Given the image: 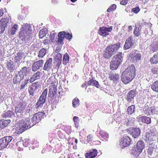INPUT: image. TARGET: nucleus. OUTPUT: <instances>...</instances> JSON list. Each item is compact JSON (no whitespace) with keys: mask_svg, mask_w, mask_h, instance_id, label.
Masks as SVG:
<instances>
[{"mask_svg":"<svg viewBox=\"0 0 158 158\" xmlns=\"http://www.w3.org/2000/svg\"><path fill=\"white\" fill-rule=\"evenodd\" d=\"M135 73V66L133 65L129 66L122 74V81L125 84L128 83L133 79Z\"/></svg>","mask_w":158,"mask_h":158,"instance_id":"nucleus-1","label":"nucleus"},{"mask_svg":"<svg viewBox=\"0 0 158 158\" xmlns=\"http://www.w3.org/2000/svg\"><path fill=\"white\" fill-rule=\"evenodd\" d=\"M120 43H118L113 45H110L105 49L103 53V57L109 59L111 56L115 54L119 48Z\"/></svg>","mask_w":158,"mask_h":158,"instance_id":"nucleus-2","label":"nucleus"},{"mask_svg":"<svg viewBox=\"0 0 158 158\" xmlns=\"http://www.w3.org/2000/svg\"><path fill=\"white\" fill-rule=\"evenodd\" d=\"M122 53L119 52L114 55L112 58L110 62V67L112 70H116L122 63L123 59Z\"/></svg>","mask_w":158,"mask_h":158,"instance_id":"nucleus-3","label":"nucleus"},{"mask_svg":"<svg viewBox=\"0 0 158 158\" xmlns=\"http://www.w3.org/2000/svg\"><path fill=\"white\" fill-rule=\"evenodd\" d=\"M29 120L30 119L29 118H25L23 120H21L19 122L18 133H21L31 127L30 125Z\"/></svg>","mask_w":158,"mask_h":158,"instance_id":"nucleus-4","label":"nucleus"},{"mask_svg":"<svg viewBox=\"0 0 158 158\" xmlns=\"http://www.w3.org/2000/svg\"><path fill=\"white\" fill-rule=\"evenodd\" d=\"M47 93V89H45L38 100L35 106V107L37 110H40V108H41L45 102Z\"/></svg>","mask_w":158,"mask_h":158,"instance_id":"nucleus-5","label":"nucleus"},{"mask_svg":"<svg viewBox=\"0 0 158 158\" xmlns=\"http://www.w3.org/2000/svg\"><path fill=\"white\" fill-rule=\"evenodd\" d=\"M156 134V132H154L153 129H151L146 133L144 137V140L148 143H150L156 141L157 137Z\"/></svg>","mask_w":158,"mask_h":158,"instance_id":"nucleus-6","label":"nucleus"},{"mask_svg":"<svg viewBox=\"0 0 158 158\" xmlns=\"http://www.w3.org/2000/svg\"><path fill=\"white\" fill-rule=\"evenodd\" d=\"M144 148V144L141 140L138 141L136 148H133L131 152L136 156H138Z\"/></svg>","mask_w":158,"mask_h":158,"instance_id":"nucleus-7","label":"nucleus"},{"mask_svg":"<svg viewBox=\"0 0 158 158\" xmlns=\"http://www.w3.org/2000/svg\"><path fill=\"white\" fill-rule=\"evenodd\" d=\"M11 136H7L0 139V150L6 148L9 143L12 140Z\"/></svg>","mask_w":158,"mask_h":158,"instance_id":"nucleus-8","label":"nucleus"},{"mask_svg":"<svg viewBox=\"0 0 158 158\" xmlns=\"http://www.w3.org/2000/svg\"><path fill=\"white\" fill-rule=\"evenodd\" d=\"M40 83L39 82H37L33 83L29 87L28 91L30 95L32 97L33 96L36 92L37 89L40 88Z\"/></svg>","mask_w":158,"mask_h":158,"instance_id":"nucleus-9","label":"nucleus"},{"mask_svg":"<svg viewBox=\"0 0 158 158\" xmlns=\"http://www.w3.org/2000/svg\"><path fill=\"white\" fill-rule=\"evenodd\" d=\"M44 114V113L41 112H39L35 114L31 118L32 122L33 124L32 126L39 122L43 118V116Z\"/></svg>","mask_w":158,"mask_h":158,"instance_id":"nucleus-10","label":"nucleus"},{"mask_svg":"<svg viewBox=\"0 0 158 158\" xmlns=\"http://www.w3.org/2000/svg\"><path fill=\"white\" fill-rule=\"evenodd\" d=\"M26 105L25 103L19 102L15 107V111L16 114L19 115L23 114L25 110Z\"/></svg>","mask_w":158,"mask_h":158,"instance_id":"nucleus-11","label":"nucleus"},{"mask_svg":"<svg viewBox=\"0 0 158 158\" xmlns=\"http://www.w3.org/2000/svg\"><path fill=\"white\" fill-rule=\"evenodd\" d=\"M131 139L127 136H125L122 138L120 141L119 145L122 148L129 146L131 143Z\"/></svg>","mask_w":158,"mask_h":158,"instance_id":"nucleus-12","label":"nucleus"},{"mask_svg":"<svg viewBox=\"0 0 158 158\" xmlns=\"http://www.w3.org/2000/svg\"><path fill=\"white\" fill-rule=\"evenodd\" d=\"M129 134L134 138H138L141 133L140 130L139 128H131L128 130Z\"/></svg>","mask_w":158,"mask_h":158,"instance_id":"nucleus-13","label":"nucleus"},{"mask_svg":"<svg viewBox=\"0 0 158 158\" xmlns=\"http://www.w3.org/2000/svg\"><path fill=\"white\" fill-rule=\"evenodd\" d=\"M112 30V27H100L98 31V33L99 35L103 36L106 37L109 35L108 32H110Z\"/></svg>","mask_w":158,"mask_h":158,"instance_id":"nucleus-14","label":"nucleus"},{"mask_svg":"<svg viewBox=\"0 0 158 158\" xmlns=\"http://www.w3.org/2000/svg\"><path fill=\"white\" fill-rule=\"evenodd\" d=\"M134 44V41L133 40V37L131 36L128 38L126 41L125 45L124 46V48L125 49H127L132 48Z\"/></svg>","mask_w":158,"mask_h":158,"instance_id":"nucleus-15","label":"nucleus"},{"mask_svg":"<svg viewBox=\"0 0 158 158\" xmlns=\"http://www.w3.org/2000/svg\"><path fill=\"white\" fill-rule=\"evenodd\" d=\"M130 55L131 58L133 59L135 62H138L141 60V54L139 53V52L137 50L133 51Z\"/></svg>","mask_w":158,"mask_h":158,"instance_id":"nucleus-16","label":"nucleus"},{"mask_svg":"<svg viewBox=\"0 0 158 158\" xmlns=\"http://www.w3.org/2000/svg\"><path fill=\"white\" fill-rule=\"evenodd\" d=\"M43 64V60H40L34 62L32 67V70L35 71L39 69L40 67H42Z\"/></svg>","mask_w":158,"mask_h":158,"instance_id":"nucleus-17","label":"nucleus"},{"mask_svg":"<svg viewBox=\"0 0 158 158\" xmlns=\"http://www.w3.org/2000/svg\"><path fill=\"white\" fill-rule=\"evenodd\" d=\"M42 75V73L40 71H37L34 73L32 76L29 79L30 82L31 83L35 80L40 79Z\"/></svg>","mask_w":158,"mask_h":158,"instance_id":"nucleus-18","label":"nucleus"},{"mask_svg":"<svg viewBox=\"0 0 158 158\" xmlns=\"http://www.w3.org/2000/svg\"><path fill=\"white\" fill-rule=\"evenodd\" d=\"M97 152L96 149H93L90 150L89 153L85 154L86 158H94L97 156Z\"/></svg>","mask_w":158,"mask_h":158,"instance_id":"nucleus-19","label":"nucleus"},{"mask_svg":"<svg viewBox=\"0 0 158 158\" xmlns=\"http://www.w3.org/2000/svg\"><path fill=\"white\" fill-rule=\"evenodd\" d=\"M23 78V76L21 75L19 71L17 73L15 74V76L14 77L13 82L15 84H17L19 83Z\"/></svg>","mask_w":158,"mask_h":158,"instance_id":"nucleus-20","label":"nucleus"},{"mask_svg":"<svg viewBox=\"0 0 158 158\" xmlns=\"http://www.w3.org/2000/svg\"><path fill=\"white\" fill-rule=\"evenodd\" d=\"M52 59L51 58L48 59L45 63L44 67V69L45 70H48L51 69L52 67Z\"/></svg>","mask_w":158,"mask_h":158,"instance_id":"nucleus-21","label":"nucleus"},{"mask_svg":"<svg viewBox=\"0 0 158 158\" xmlns=\"http://www.w3.org/2000/svg\"><path fill=\"white\" fill-rule=\"evenodd\" d=\"M135 96V92L133 90H131L127 94V100L128 102H131L133 100L134 97Z\"/></svg>","mask_w":158,"mask_h":158,"instance_id":"nucleus-22","label":"nucleus"},{"mask_svg":"<svg viewBox=\"0 0 158 158\" xmlns=\"http://www.w3.org/2000/svg\"><path fill=\"white\" fill-rule=\"evenodd\" d=\"M22 28L24 31L27 34H28L31 33L32 32L31 27L30 25L28 23H26L22 26Z\"/></svg>","mask_w":158,"mask_h":158,"instance_id":"nucleus-23","label":"nucleus"},{"mask_svg":"<svg viewBox=\"0 0 158 158\" xmlns=\"http://www.w3.org/2000/svg\"><path fill=\"white\" fill-rule=\"evenodd\" d=\"M10 23L9 20L7 18H4L1 19L0 21V25H2L4 29L9 26Z\"/></svg>","mask_w":158,"mask_h":158,"instance_id":"nucleus-24","label":"nucleus"},{"mask_svg":"<svg viewBox=\"0 0 158 158\" xmlns=\"http://www.w3.org/2000/svg\"><path fill=\"white\" fill-rule=\"evenodd\" d=\"M21 75L23 76V78L27 76V74H29L30 72V69L26 67L22 68L21 70L19 71Z\"/></svg>","mask_w":158,"mask_h":158,"instance_id":"nucleus-25","label":"nucleus"},{"mask_svg":"<svg viewBox=\"0 0 158 158\" xmlns=\"http://www.w3.org/2000/svg\"><path fill=\"white\" fill-rule=\"evenodd\" d=\"M18 28V25L16 24H14L11 29L8 30L7 32L8 35H11L15 34V32Z\"/></svg>","mask_w":158,"mask_h":158,"instance_id":"nucleus-26","label":"nucleus"},{"mask_svg":"<svg viewBox=\"0 0 158 158\" xmlns=\"http://www.w3.org/2000/svg\"><path fill=\"white\" fill-rule=\"evenodd\" d=\"M65 32L62 31L59 32L58 35V42L60 44L63 43V40L65 38Z\"/></svg>","mask_w":158,"mask_h":158,"instance_id":"nucleus-27","label":"nucleus"},{"mask_svg":"<svg viewBox=\"0 0 158 158\" xmlns=\"http://www.w3.org/2000/svg\"><path fill=\"white\" fill-rule=\"evenodd\" d=\"M88 85H93L95 86L97 88H99L100 85L98 82L93 78L88 81Z\"/></svg>","mask_w":158,"mask_h":158,"instance_id":"nucleus-28","label":"nucleus"},{"mask_svg":"<svg viewBox=\"0 0 158 158\" xmlns=\"http://www.w3.org/2000/svg\"><path fill=\"white\" fill-rule=\"evenodd\" d=\"M10 122L11 121L9 119L0 120V128L2 129L8 126Z\"/></svg>","mask_w":158,"mask_h":158,"instance_id":"nucleus-29","label":"nucleus"},{"mask_svg":"<svg viewBox=\"0 0 158 158\" xmlns=\"http://www.w3.org/2000/svg\"><path fill=\"white\" fill-rule=\"evenodd\" d=\"M155 109L154 107H148L143 110L144 113L148 115L153 114L155 113Z\"/></svg>","mask_w":158,"mask_h":158,"instance_id":"nucleus-30","label":"nucleus"},{"mask_svg":"<svg viewBox=\"0 0 158 158\" xmlns=\"http://www.w3.org/2000/svg\"><path fill=\"white\" fill-rule=\"evenodd\" d=\"M2 116L3 118H13L15 117V114L12 111L9 110L3 113Z\"/></svg>","mask_w":158,"mask_h":158,"instance_id":"nucleus-31","label":"nucleus"},{"mask_svg":"<svg viewBox=\"0 0 158 158\" xmlns=\"http://www.w3.org/2000/svg\"><path fill=\"white\" fill-rule=\"evenodd\" d=\"M141 122L147 124H149L151 123V118L146 116H142L140 118Z\"/></svg>","mask_w":158,"mask_h":158,"instance_id":"nucleus-32","label":"nucleus"},{"mask_svg":"<svg viewBox=\"0 0 158 158\" xmlns=\"http://www.w3.org/2000/svg\"><path fill=\"white\" fill-rule=\"evenodd\" d=\"M151 88L153 91L158 93V80L156 81L152 84Z\"/></svg>","mask_w":158,"mask_h":158,"instance_id":"nucleus-33","label":"nucleus"},{"mask_svg":"<svg viewBox=\"0 0 158 158\" xmlns=\"http://www.w3.org/2000/svg\"><path fill=\"white\" fill-rule=\"evenodd\" d=\"M150 62L152 64H156L158 62V52L154 54L153 57L150 59Z\"/></svg>","mask_w":158,"mask_h":158,"instance_id":"nucleus-34","label":"nucleus"},{"mask_svg":"<svg viewBox=\"0 0 158 158\" xmlns=\"http://www.w3.org/2000/svg\"><path fill=\"white\" fill-rule=\"evenodd\" d=\"M56 85H55L54 83L52 82L51 84V85L50 86L49 91L56 94Z\"/></svg>","mask_w":158,"mask_h":158,"instance_id":"nucleus-35","label":"nucleus"},{"mask_svg":"<svg viewBox=\"0 0 158 158\" xmlns=\"http://www.w3.org/2000/svg\"><path fill=\"white\" fill-rule=\"evenodd\" d=\"M13 65V63L12 61L10 60L8 62L7 64V68L8 70L12 72L14 70V67Z\"/></svg>","mask_w":158,"mask_h":158,"instance_id":"nucleus-36","label":"nucleus"},{"mask_svg":"<svg viewBox=\"0 0 158 158\" xmlns=\"http://www.w3.org/2000/svg\"><path fill=\"white\" fill-rule=\"evenodd\" d=\"M110 79L113 80V81L116 83L118 80L119 75L118 74H113L111 75Z\"/></svg>","mask_w":158,"mask_h":158,"instance_id":"nucleus-37","label":"nucleus"},{"mask_svg":"<svg viewBox=\"0 0 158 158\" xmlns=\"http://www.w3.org/2000/svg\"><path fill=\"white\" fill-rule=\"evenodd\" d=\"M141 29H139V27L135 26L133 32L134 35L136 37H139L140 35Z\"/></svg>","mask_w":158,"mask_h":158,"instance_id":"nucleus-38","label":"nucleus"},{"mask_svg":"<svg viewBox=\"0 0 158 158\" xmlns=\"http://www.w3.org/2000/svg\"><path fill=\"white\" fill-rule=\"evenodd\" d=\"M69 56L67 53L64 54L63 56V63L64 65H66L69 62Z\"/></svg>","mask_w":158,"mask_h":158,"instance_id":"nucleus-39","label":"nucleus"},{"mask_svg":"<svg viewBox=\"0 0 158 158\" xmlns=\"http://www.w3.org/2000/svg\"><path fill=\"white\" fill-rule=\"evenodd\" d=\"M99 134L101 136L102 138L106 140H107V139L109 137V135L108 133L103 131H101L99 132Z\"/></svg>","mask_w":158,"mask_h":158,"instance_id":"nucleus-40","label":"nucleus"},{"mask_svg":"<svg viewBox=\"0 0 158 158\" xmlns=\"http://www.w3.org/2000/svg\"><path fill=\"white\" fill-rule=\"evenodd\" d=\"M29 80V78H26L24 81H22L20 87L21 89H24L25 86H27V84L28 83Z\"/></svg>","mask_w":158,"mask_h":158,"instance_id":"nucleus-41","label":"nucleus"},{"mask_svg":"<svg viewBox=\"0 0 158 158\" xmlns=\"http://www.w3.org/2000/svg\"><path fill=\"white\" fill-rule=\"evenodd\" d=\"M48 32L47 30L45 29L41 30L39 33V36L40 38H42L45 36Z\"/></svg>","mask_w":158,"mask_h":158,"instance_id":"nucleus-42","label":"nucleus"},{"mask_svg":"<svg viewBox=\"0 0 158 158\" xmlns=\"http://www.w3.org/2000/svg\"><path fill=\"white\" fill-rule=\"evenodd\" d=\"M135 106L132 105L128 107L127 109L128 113L131 114H133L135 111Z\"/></svg>","mask_w":158,"mask_h":158,"instance_id":"nucleus-43","label":"nucleus"},{"mask_svg":"<svg viewBox=\"0 0 158 158\" xmlns=\"http://www.w3.org/2000/svg\"><path fill=\"white\" fill-rule=\"evenodd\" d=\"M46 49L44 48L41 49L39 52L38 56L39 57H42L46 53Z\"/></svg>","mask_w":158,"mask_h":158,"instance_id":"nucleus-44","label":"nucleus"},{"mask_svg":"<svg viewBox=\"0 0 158 158\" xmlns=\"http://www.w3.org/2000/svg\"><path fill=\"white\" fill-rule=\"evenodd\" d=\"M79 101L77 98H75L73 101V107L76 108L79 105Z\"/></svg>","mask_w":158,"mask_h":158,"instance_id":"nucleus-45","label":"nucleus"},{"mask_svg":"<svg viewBox=\"0 0 158 158\" xmlns=\"http://www.w3.org/2000/svg\"><path fill=\"white\" fill-rule=\"evenodd\" d=\"M56 94V93L49 91L48 97L49 100L51 101L53 100Z\"/></svg>","mask_w":158,"mask_h":158,"instance_id":"nucleus-46","label":"nucleus"},{"mask_svg":"<svg viewBox=\"0 0 158 158\" xmlns=\"http://www.w3.org/2000/svg\"><path fill=\"white\" fill-rule=\"evenodd\" d=\"M23 54L21 53L18 52L17 54V56H15V59L17 61H19L23 58Z\"/></svg>","mask_w":158,"mask_h":158,"instance_id":"nucleus-47","label":"nucleus"},{"mask_svg":"<svg viewBox=\"0 0 158 158\" xmlns=\"http://www.w3.org/2000/svg\"><path fill=\"white\" fill-rule=\"evenodd\" d=\"M56 61H62V55L60 53H58L55 58Z\"/></svg>","mask_w":158,"mask_h":158,"instance_id":"nucleus-48","label":"nucleus"},{"mask_svg":"<svg viewBox=\"0 0 158 158\" xmlns=\"http://www.w3.org/2000/svg\"><path fill=\"white\" fill-rule=\"evenodd\" d=\"M72 37V35L71 34H70L69 33H67L65 32V38L66 39L69 40H70L71 39Z\"/></svg>","mask_w":158,"mask_h":158,"instance_id":"nucleus-49","label":"nucleus"},{"mask_svg":"<svg viewBox=\"0 0 158 158\" xmlns=\"http://www.w3.org/2000/svg\"><path fill=\"white\" fill-rule=\"evenodd\" d=\"M152 72L154 74H158V67L152 68L151 69Z\"/></svg>","mask_w":158,"mask_h":158,"instance_id":"nucleus-50","label":"nucleus"},{"mask_svg":"<svg viewBox=\"0 0 158 158\" xmlns=\"http://www.w3.org/2000/svg\"><path fill=\"white\" fill-rule=\"evenodd\" d=\"M93 140V136L91 135H89L87 136L86 141L88 142L91 141Z\"/></svg>","mask_w":158,"mask_h":158,"instance_id":"nucleus-51","label":"nucleus"},{"mask_svg":"<svg viewBox=\"0 0 158 158\" xmlns=\"http://www.w3.org/2000/svg\"><path fill=\"white\" fill-rule=\"evenodd\" d=\"M140 10V9L139 7H136L135 8H133L132 9V11L135 13H137Z\"/></svg>","mask_w":158,"mask_h":158,"instance_id":"nucleus-52","label":"nucleus"},{"mask_svg":"<svg viewBox=\"0 0 158 158\" xmlns=\"http://www.w3.org/2000/svg\"><path fill=\"white\" fill-rule=\"evenodd\" d=\"M55 35L56 34L55 33H51L50 36V38L52 41H53V40H54Z\"/></svg>","mask_w":158,"mask_h":158,"instance_id":"nucleus-53","label":"nucleus"},{"mask_svg":"<svg viewBox=\"0 0 158 158\" xmlns=\"http://www.w3.org/2000/svg\"><path fill=\"white\" fill-rule=\"evenodd\" d=\"M73 120L75 124H77L79 121V118L77 116H74L73 118Z\"/></svg>","mask_w":158,"mask_h":158,"instance_id":"nucleus-54","label":"nucleus"},{"mask_svg":"<svg viewBox=\"0 0 158 158\" xmlns=\"http://www.w3.org/2000/svg\"><path fill=\"white\" fill-rule=\"evenodd\" d=\"M128 2V0H122V1L120 2V4L121 5H126Z\"/></svg>","mask_w":158,"mask_h":158,"instance_id":"nucleus-55","label":"nucleus"},{"mask_svg":"<svg viewBox=\"0 0 158 158\" xmlns=\"http://www.w3.org/2000/svg\"><path fill=\"white\" fill-rule=\"evenodd\" d=\"M61 62L62 61H56V62H57V64L56 65V68L57 69H58L59 68L60 65L61 63Z\"/></svg>","mask_w":158,"mask_h":158,"instance_id":"nucleus-56","label":"nucleus"},{"mask_svg":"<svg viewBox=\"0 0 158 158\" xmlns=\"http://www.w3.org/2000/svg\"><path fill=\"white\" fill-rule=\"evenodd\" d=\"M148 152L149 155H151L153 153V148H148Z\"/></svg>","mask_w":158,"mask_h":158,"instance_id":"nucleus-57","label":"nucleus"},{"mask_svg":"<svg viewBox=\"0 0 158 158\" xmlns=\"http://www.w3.org/2000/svg\"><path fill=\"white\" fill-rule=\"evenodd\" d=\"M5 30V29L2 25H0V34L3 33Z\"/></svg>","mask_w":158,"mask_h":158,"instance_id":"nucleus-58","label":"nucleus"},{"mask_svg":"<svg viewBox=\"0 0 158 158\" xmlns=\"http://www.w3.org/2000/svg\"><path fill=\"white\" fill-rule=\"evenodd\" d=\"M110 7L113 10H115L116 8V6L115 4H113L110 6Z\"/></svg>","mask_w":158,"mask_h":158,"instance_id":"nucleus-59","label":"nucleus"},{"mask_svg":"<svg viewBox=\"0 0 158 158\" xmlns=\"http://www.w3.org/2000/svg\"><path fill=\"white\" fill-rule=\"evenodd\" d=\"M4 14L3 11L2 10H0V17L3 15Z\"/></svg>","mask_w":158,"mask_h":158,"instance_id":"nucleus-60","label":"nucleus"},{"mask_svg":"<svg viewBox=\"0 0 158 158\" xmlns=\"http://www.w3.org/2000/svg\"><path fill=\"white\" fill-rule=\"evenodd\" d=\"M113 11V10L110 7L108 8L107 10V11L108 12H110V11Z\"/></svg>","mask_w":158,"mask_h":158,"instance_id":"nucleus-61","label":"nucleus"},{"mask_svg":"<svg viewBox=\"0 0 158 158\" xmlns=\"http://www.w3.org/2000/svg\"><path fill=\"white\" fill-rule=\"evenodd\" d=\"M158 49V43H157L156 45V47L155 48V50H157Z\"/></svg>","mask_w":158,"mask_h":158,"instance_id":"nucleus-62","label":"nucleus"},{"mask_svg":"<svg viewBox=\"0 0 158 158\" xmlns=\"http://www.w3.org/2000/svg\"><path fill=\"white\" fill-rule=\"evenodd\" d=\"M46 40H44V41H43V43L44 44V45H47L48 44V43L47 42H46Z\"/></svg>","mask_w":158,"mask_h":158,"instance_id":"nucleus-63","label":"nucleus"},{"mask_svg":"<svg viewBox=\"0 0 158 158\" xmlns=\"http://www.w3.org/2000/svg\"><path fill=\"white\" fill-rule=\"evenodd\" d=\"M19 139H20V141H18V143H20V142H23V140H22V137H20L19 138Z\"/></svg>","mask_w":158,"mask_h":158,"instance_id":"nucleus-64","label":"nucleus"}]
</instances>
